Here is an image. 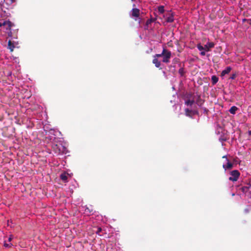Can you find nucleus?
<instances>
[{"label": "nucleus", "mask_w": 251, "mask_h": 251, "mask_svg": "<svg viewBox=\"0 0 251 251\" xmlns=\"http://www.w3.org/2000/svg\"><path fill=\"white\" fill-rule=\"evenodd\" d=\"M201 52L200 53L201 55H202V56H204L205 55V50H201Z\"/></svg>", "instance_id": "nucleus-19"}, {"label": "nucleus", "mask_w": 251, "mask_h": 251, "mask_svg": "<svg viewBox=\"0 0 251 251\" xmlns=\"http://www.w3.org/2000/svg\"><path fill=\"white\" fill-rule=\"evenodd\" d=\"M9 2L12 3L15 1V0H9Z\"/></svg>", "instance_id": "nucleus-24"}, {"label": "nucleus", "mask_w": 251, "mask_h": 251, "mask_svg": "<svg viewBox=\"0 0 251 251\" xmlns=\"http://www.w3.org/2000/svg\"><path fill=\"white\" fill-rule=\"evenodd\" d=\"M159 57L156 56V54L153 56L152 63L154 64L155 66L157 68H159L161 66V62L158 60V58Z\"/></svg>", "instance_id": "nucleus-6"}, {"label": "nucleus", "mask_w": 251, "mask_h": 251, "mask_svg": "<svg viewBox=\"0 0 251 251\" xmlns=\"http://www.w3.org/2000/svg\"><path fill=\"white\" fill-rule=\"evenodd\" d=\"M101 230V228H98V230L97 232H100Z\"/></svg>", "instance_id": "nucleus-25"}, {"label": "nucleus", "mask_w": 251, "mask_h": 251, "mask_svg": "<svg viewBox=\"0 0 251 251\" xmlns=\"http://www.w3.org/2000/svg\"><path fill=\"white\" fill-rule=\"evenodd\" d=\"M191 112H192L191 110H190L189 109H185V113H186V115L189 116Z\"/></svg>", "instance_id": "nucleus-16"}, {"label": "nucleus", "mask_w": 251, "mask_h": 251, "mask_svg": "<svg viewBox=\"0 0 251 251\" xmlns=\"http://www.w3.org/2000/svg\"><path fill=\"white\" fill-rule=\"evenodd\" d=\"M214 44L212 42H208L204 47L201 45V44L197 45V48L199 50H204L206 51H209L210 49L214 47Z\"/></svg>", "instance_id": "nucleus-3"}, {"label": "nucleus", "mask_w": 251, "mask_h": 251, "mask_svg": "<svg viewBox=\"0 0 251 251\" xmlns=\"http://www.w3.org/2000/svg\"><path fill=\"white\" fill-rule=\"evenodd\" d=\"M236 74H233L231 75V76L230 77V78L231 79H234L236 77Z\"/></svg>", "instance_id": "nucleus-17"}, {"label": "nucleus", "mask_w": 251, "mask_h": 251, "mask_svg": "<svg viewBox=\"0 0 251 251\" xmlns=\"http://www.w3.org/2000/svg\"><path fill=\"white\" fill-rule=\"evenodd\" d=\"M5 25H4L5 28V32L7 33L8 36H12L11 27L14 25L10 21L7 20L5 21Z\"/></svg>", "instance_id": "nucleus-4"}, {"label": "nucleus", "mask_w": 251, "mask_h": 251, "mask_svg": "<svg viewBox=\"0 0 251 251\" xmlns=\"http://www.w3.org/2000/svg\"><path fill=\"white\" fill-rule=\"evenodd\" d=\"M163 16L165 22L172 23L174 21V13L171 10L166 11Z\"/></svg>", "instance_id": "nucleus-2"}, {"label": "nucleus", "mask_w": 251, "mask_h": 251, "mask_svg": "<svg viewBox=\"0 0 251 251\" xmlns=\"http://www.w3.org/2000/svg\"><path fill=\"white\" fill-rule=\"evenodd\" d=\"M223 158H226H226H227V156H226V155H224V156H223Z\"/></svg>", "instance_id": "nucleus-26"}, {"label": "nucleus", "mask_w": 251, "mask_h": 251, "mask_svg": "<svg viewBox=\"0 0 251 251\" xmlns=\"http://www.w3.org/2000/svg\"><path fill=\"white\" fill-rule=\"evenodd\" d=\"M61 179L64 181H67L68 179L67 174L64 173L60 175Z\"/></svg>", "instance_id": "nucleus-12"}, {"label": "nucleus", "mask_w": 251, "mask_h": 251, "mask_svg": "<svg viewBox=\"0 0 251 251\" xmlns=\"http://www.w3.org/2000/svg\"><path fill=\"white\" fill-rule=\"evenodd\" d=\"M211 80L213 84H215L218 81V78L216 75H213L212 76Z\"/></svg>", "instance_id": "nucleus-14"}, {"label": "nucleus", "mask_w": 251, "mask_h": 251, "mask_svg": "<svg viewBox=\"0 0 251 251\" xmlns=\"http://www.w3.org/2000/svg\"><path fill=\"white\" fill-rule=\"evenodd\" d=\"M132 1H134L135 0H131Z\"/></svg>", "instance_id": "nucleus-28"}, {"label": "nucleus", "mask_w": 251, "mask_h": 251, "mask_svg": "<svg viewBox=\"0 0 251 251\" xmlns=\"http://www.w3.org/2000/svg\"><path fill=\"white\" fill-rule=\"evenodd\" d=\"M12 239V236H10L9 238H8V241L9 242H10L11 241V240Z\"/></svg>", "instance_id": "nucleus-23"}, {"label": "nucleus", "mask_w": 251, "mask_h": 251, "mask_svg": "<svg viewBox=\"0 0 251 251\" xmlns=\"http://www.w3.org/2000/svg\"><path fill=\"white\" fill-rule=\"evenodd\" d=\"M249 134L251 135V130L249 131Z\"/></svg>", "instance_id": "nucleus-27"}, {"label": "nucleus", "mask_w": 251, "mask_h": 251, "mask_svg": "<svg viewBox=\"0 0 251 251\" xmlns=\"http://www.w3.org/2000/svg\"><path fill=\"white\" fill-rule=\"evenodd\" d=\"M194 100H187L185 101V104L187 105H192L194 103Z\"/></svg>", "instance_id": "nucleus-15"}, {"label": "nucleus", "mask_w": 251, "mask_h": 251, "mask_svg": "<svg viewBox=\"0 0 251 251\" xmlns=\"http://www.w3.org/2000/svg\"><path fill=\"white\" fill-rule=\"evenodd\" d=\"M158 12L160 14H164L165 12L164 6H159L158 7Z\"/></svg>", "instance_id": "nucleus-13"}, {"label": "nucleus", "mask_w": 251, "mask_h": 251, "mask_svg": "<svg viewBox=\"0 0 251 251\" xmlns=\"http://www.w3.org/2000/svg\"><path fill=\"white\" fill-rule=\"evenodd\" d=\"M5 25V21H4L3 23H0V27L4 26Z\"/></svg>", "instance_id": "nucleus-22"}, {"label": "nucleus", "mask_w": 251, "mask_h": 251, "mask_svg": "<svg viewBox=\"0 0 251 251\" xmlns=\"http://www.w3.org/2000/svg\"><path fill=\"white\" fill-rule=\"evenodd\" d=\"M230 175L231 176L229 177V180L236 181L240 176V173L238 170H233L230 172Z\"/></svg>", "instance_id": "nucleus-5"}, {"label": "nucleus", "mask_w": 251, "mask_h": 251, "mask_svg": "<svg viewBox=\"0 0 251 251\" xmlns=\"http://www.w3.org/2000/svg\"><path fill=\"white\" fill-rule=\"evenodd\" d=\"M183 71H184V70H183V68H180V69L179 70V71H178L179 73L181 75H183Z\"/></svg>", "instance_id": "nucleus-18"}, {"label": "nucleus", "mask_w": 251, "mask_h": 251, "mask_svg": "<svg viewBox=\"0 0 251 251\" xmlns=\"http://www.w3.org/2000/svg\"><path fill=\"white\" fill-rule=\"evenodd\" d=\"M8 49L10 50L11 51H13L14 49L15 48L14 43H12L10 40L8 41Z\"/></svg>", "instance_id": "nucleus-10"}, {"label": "nucleus", "mask_w": 251, "mask_h": 251, "mask_svg": "<svg viewBox=\"0 0 251 251\" xmlns=\"http://www.w3.org/2000/svg\"><path fill=\"white\" fill-rule=\"evenodd\" d=\"M227 163L226 164H223V167L225 171L228 169H231L233 167V164L230 162L227 158H226Z\"/></svg>", "instance_id": "nucleus-7"}, {"label": "nucleus", "mask_w": 251, "mask_h": 251, "mask_svg": "<svg viewBox=\"0 0 251 251\" xmlns=\"http://www.w3.org/2000/svg\"><path fill=\"white\" fill-rule=\"evenodd\" d=\"M171 52L166 50L165 48H163V50L160 54H156V56L157 57H162L163 59L162 61L164 63H168L170 62V60L171 57Z\"/></svg>", "instance_id": "nucleus-1"}, {"label": "nucleus", "mask_w": 251, "mask_h": 251, "mask_svg": "<svg viewBox=\"0 0 251 251\" xmlns=\"http://www.w3.org/2000/svg\"><path fill=\"white\" fill-rule=\"evenodd\" d=\"M85 213H86V214H89V213H91V212L90 211V210H89L88 208H87V209H85Z\"/></svg>", "instance_id": "nucleus-21"}, {"label": "nucleus", "mask_w": 251, "mask_h": 251, "mask_svg": "<svg viewBox=\"0 0 251 251\" xmlns=\"http://www.w3.org/2000/svg\"><path fill=\"white\" fill-rule=\"evenodd\" d=\"M231 68L230 67H227L225 70H224L221 73V76H224L226 74H228L230 73L231 70Z\"/></svg>", "instance_id": "nucleus-9"}, {"label": "nucleus", "mask_w": 251, "mask_h": 251, "mask_svg": "<svg viewBox=\"0 0 251 251\" xmlns=\"http://www.w3.org/2000/svg\"><path fill=\"white\" fill-rule=\"evenodd\" d=\"M140 10L138 8H133L131 11V16L132 17L138 18L139 16Z\"/></svg>", "instance_id": "nucleus-8"}, {"label": "nucleus", "mask_w": 251, "mask_h": 251, "mask_svg": "<svg viewBox=\"0 0 251 251\" xmlns=\"http://www.w3.org/2000/svg\"><path fill=\"white\" fill-rule=\"evenodd\" d=\"M237 109L238 108L237 107H236L235 106H233L230 108L229 111L231 114H235Z\"/></svg>", "instance_id": "nucleus-11"}, {"label": "nucleus", "mask_w": 251, "mask_h": 251, "mask_svg": "<svg viewBox=\"0 0 251 251\" xmlns=\"http://www.w3.org/2000/svg\"><path fill=\"white\" fill-rule=\"evenodd\" d=\"M4 247H11L12 246V244L11 243H10L9 244H7L6 243H4Z\"/></svg>", "instance_id": "nucleus-20"}]
</instances>
